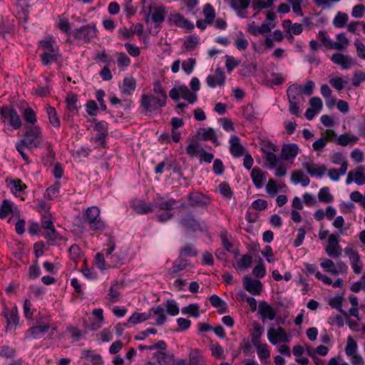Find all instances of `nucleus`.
I'll use <instances>...</instances> for the list:
<instances>
[{
	"mask_svg": "<svg viewBox=\"0 0 365 365\" xmlns=\"http://www.w3.org/2000/svg\"><path fill=\"white\" fill-rule=\"evenodd\" d=\"M19 141L20 143L28 149L41 147V144L43 142V140L39 127L36 125L27 126L24 137Z\"/></svg>",
	"mask_w": 365,
	"mask_h": 365,
	"instance_id": "1",
	"label": "nucleus"
},
{
	"mask_svg": "<svg viewBox=\"0 0 365 365\" xmlns=\"http://www.w3.org/2000/svg\"><path fill=\"white\" fill-rule=\"evenodd\" d=\"M85 220L93 230H103L105 227L100 218V210L98 207L93 206L86 210Z\"/></svg>",
	"mask_w": 365,
	"mask_h": 365,
	"instance_id": "2",
	"label": "nucleus"
},
{
	"mask_svg": "<svg viewBox=\"0 0 365 365\" xmlns=\"http://www.w3.org/2000/svg\"><path fill=\"white\" fill-rule=\"evenodd\" d=\"M158 97L154 95L143 94L140 98V106L143 108V112L145 114L155 111L165 105H160L155 100Z\"/></svg>",
	"mask_w": 365,
	"mask_h": 365,
	"instance_id": "3",
	"label": "nucleus"
},
{
	"mask_svg": "<svg viewBox=\"0 0 365 365\" xmlns=\"http://www.w3.org/2000/svg\"><path fill=\"white\" fill-rule=\"evenodd\" d=\"M189 205L192 207L204 208L210 203L209 197L200 192H191L187 195Z\"/></svg>",
	"mask_w": 365,
	"mask_h": 365,
	"instance_id": "4",
	"label": "nucleus"
},
{
	"mask_svg": "<svg viewBox=\"0 0 365 365\" xmlns=\"http://www.w3.org/2000/svg\"><path fill=\"white\" fill-rule=\"evenodd\" d=\"M267 338L270 343L276 345L280 342H288L289 337L282 327L277 329L271 327L267 331Z\"/></svg>",
	"mask_w": 365,
	"mask_h": 365,
	"instance_id": "5",
	"label": "nucleus"
},
{
	"mask_svg": "<svg viewBox=\"0 0 365 365\" xmlns=\"http://www.w3.org/2000/svg\"><path fill=\"white\" fill-rule=\"evenodd\" d=\"M74 37L79 40L90 41L96 36V29L95 26H83L74 31Z\"/></svg>",
	"mask_w": 365,
	"mask_h": 365,
	"instance_id": "6",
	"label": "nucleus"
},
{
	"mask_svg": "<svg viewBox=\"0 0 365 365\" xmlns=\"http://www.w3.org/2000/svg\"><path fill=\"white\" fill-rule=\"evenodd\" d=\"M327 254L333 258H337L341 255V248L339 246L337 237L331 234L328 238V243L325 247Z\"/></svg>",
	"mask_w": 365,
	"mask_h": 365,
	"instance_id": "7",
	"label": "nucleus"
},
{
	"mask_svg": "<svg viewBox=\"0 0 365 365\" xmlns=\"http://www.w3.org/2000/svg\"><path fill=\"white\" fill-rule=\"evenodd\" d=\"M331 61L341 66L344 70L350 68L354 64V59L350 56L341 53H335L331 56Z\"/></svg>",
	"mask_w": 365,
	"mask_h": 365,
	"instance_id": "8",
	"label": "nucleus"
},
{
	"mask_svg": "<svg viewBox=\"0 0 365 365\" xmlns=\"http://www.w3.org/2000/svg\"><path fill=\"white\" fill-rule=\"evenodd\" d=\"M244 289L253 295H259L262 289V284L259 280H255L250 276H245L243 279Z\"/></svg>",
	"mask_w": 365,
	"mask_h": 365,
	"instance_id": "9",
	"label": "nucleus"
},
{
	"mask_svg": "<svg viewBox=\"0 0 365 365\" xmlns=\"http://www.w3.org/2000/svg\"><path fill=\"white\" fill-rule=\"evenodd\" d=\"M1 115L4 118H8L10 125L15 129H18L21 126V120L17 112L11 108H3L1 110Z\"/></svg>",
	"mask_w": 365,
	"mask_h": 365,
	"instance_id": "10",
	"label": "nucleus"
},
{
	"mask_svg": "<svg viewBox=\"0 0 365 365\" xmlns=\"http://www.w3.org/2000/svg\"><path fill=\"white\" fill-rule=\"evenodd\" d=\"M364 167L358 166L355 171H350L346 180L347 185L351 184L353 181L359 185L365 184V175H364Z\"/></svg>",
	"mask_w": 365,
	"mask_h": 365,
	"instance_id": "11",
	"label": "nucleus"
},
{
	"mask_svg": "<svg viewBox=\"0 0 365 365\" xmlns=\"http://www.w3.org/2000/svg\"><path fill=\"white\" fill-rule=\"evenodd\" d=\"M130 206L137 213L140 215L153 212V205L141 200L135 199L132 200Z\"/></svg>",
	"mask_w": 365,
	"mask_h": 365,
	"instance_id": "12",
	"label": "nucleus"
},
{
	"mask_svg": "<svg viewBox=\"0 0 365 365\" xmlns=\"http://www.w3.org/2000/svg\"><path fill=\"white\" fill-rule=\"evenodd\" d=\"M303 168L312 176L321 178L327 171L325 165H317L313 162H304L302 165Z\"/></svg>",
	"mask_w": 365,
	"mask_h": 365,
	"instance_id": "13",
	"label": "nucleus"
},
{
	"mask_svg": "<svg viewBox=\"0 0 365 365\" xmlns=\"http://www.w3.org/2000/svg\"><path fill=\"white\" fill-rule=\"evenodd\" d=\"M50 328L48 324H43L40 321L37 322V325L31 327L26 332L27 337L38 339L46 333Z\"/></svg>",
	"mask_w": 365,
	"mask_h": 365,
	"instance_id": "14",
	"label": "nucleus"
},
{
	"mask_svg": "<svg viewBox=\"0 0 365 365\" xmlns=\"http://www.w3.org/2000/svg\"><path fill=\"white\" fill-rule=\"evenodd\" d=\"M299 148L297 144L290 143L282 145L281 158L285 160L294 159L299 153Z\"/></svg>",
	"mask_w": 365,
	"mask_h": 365,
	"instance_id": "15",
	"label": "nucleus"
},
{
	"mask_svg": "<svg viewBox=\"0 0 365 365\" xmlns=\"http://www.w3.org/2000/svg\"><path fill=\"white\" fill-rule=\"evenodd\" d=\"M264 153L266 154V161L269 164L271 168H275L277 165V158L274 153L277 150V147L272 143H268L264 148H262Z\"/></svg>",
	"mask_w": 365,
	"mask_h": 365,
	"instance_id": "16",
	"label": "nucleus"
},
{
	"mask_svg": "<svg viewBox=\"0 0 365 365\" xmlns=\"http://www.w3.org/2000/svg\"><path fill=\"white\" fill-rule=\"evenodd\" d=\"M229 143L230 151L234 157L239 158L244 155L245 148L241 145L240 140L237 135H232Z\"/></svg>",
	"mask_w": 365,
	"mask_h": 365,
	"instance_id": "17",
	"label": "nucleus"
},
{
	"mask_svg": "<svg viewBox=\"0 0 365 365\" xmlns=\"http://www.w3.org/2000/svg\"><path fill=\"white\" fill-rule=\"evenodd\" d=\"M225 76L224 72L220 69H216L215 75H209L206 81L208 86L215 88L217 85L222 86L225 83Z\"/></svg>",
	"mask_w": 365,
	"mask_h": 365,
	"instance_id": "18",
	"label": "nucleus"
},
{
	"mask_svg": "<svg viewBox=\"0 0 365 365\" xmlns=\"http://www.w3.org/2000/svg\"><path fill=\"white\" fill-rule=\"evenodd\" d=\"M176 200L175 199L165 200L159 194L156 195L154 198V205L162 210H171L174 208Z\"/></svg>",
	"mask_w": 365,
	"mask_h": 365,
	"instance_id": "19",
	"label": "nucleus"
},
{
	"mask_svg": "<svg viewBox=\"0 0 365 365\" xmlns=\"http://www.w3.org/2000/svg\"><path fill=\"white\" fill-rule=\"evenodd\" d=\"M180 222L188 232H195L200 228V223L195 219L191 213L182 217Z\"/></svg>",
	"mask_w": 365,
	"mask_h": 365,
	"instance_id": "20",
	"label": "nucleus"
},
{
	"mask_svg": "<svg viewBox=\"0 0 365 365\" xmlns=\"http://www.w3.org/2000/svg\"><path fill=\"white\" fill-rule=\"evenodd\" d=\"M3 316L6 319L7 329L12 328L19 323L18 309L16 307L11 310L5 308L3 312Z\"/></svg>",
	"mask_w": 365,
	"mask_h": 365,
	"instance_id": "21",
	"label": "nucleus"
},
{
	"mask_svg": "<svg viewBox=\"0 0 365 365\" xmlns=\"http://www.w3.org/2000/svg\"><path fill=\"white\" fill-rule=\"evenodd\" d=\"M165 14V9L163 6L149 7L148 16H150L152 21L157 24H160L164 21Z\"/></svg>",
	"mask_w": 365,
	"mask_h": 365,
	"instance_id": "22",
	"label": "nucleus"
},
{
	"mask_svg": "<svg viewBox=\"0 0 365 365\" xmlns=\"http://www.w3.org/2000/svg\"><path fill=\"white\" fill-rule=\"evenodd\" d=\"M258 312L263 319L273 320L276 317V312L274 309L264 301L259 302Z\"/></svg>",
	"mask_w": 365,
	"mask_h": 365,
	"instance_id": "23",
	"label": "nucleus"
},
{
	"mask_svg": "<svg viewBox=\"0 0 365 365\" xmlns=\"http://www.w3.org/2000/svg\"><path fill=\"white\" fill-rule=\"evenodd\" d=\"M231 7L238 11V15L241 18H246V13L241 11L248 8L250 0H230Z\"/></svg>",
	"mask_w": 365,
	"mask_h": 365,
	"instance_id": "24",
	"label": "nucleus"
},
{
	"mask_svg": "<svg viewBox=\"0 0 365 365\" xmlns=\"http://www.w3.org/2000/svg\"><path fill=\"white\" fill-rule=\"evenodd\" d=\"M287 95L289 102H294L299 103L300 93L299 85L293 83L290 85L287 90Z\"/></svg>",
	"mask_w": 365,
	"mask_h": 365,
	"instance_id": "25",
	"label": "nucleus"
},
{
	"mask_svg": "<svg viewBox=\"0 0 365 365\" xmlns=\"http://www.w3.org/2000/svg\"><path fill=\"white\" fill-rule=\"evenodd\" d=\"M291 180L294 184L301 183L303 187L309 185L310 180L307 175H306L302 170H296L292 173Z\"/></svg>",
	"mask_w": 365,
	"mask_h": 365,
	"instance_id": "26",
	"label": "nucleus"
},
{
	"mask_svg": "<svg viewBox=\"0 0 365 365\" xmlns=\"http://www.w3.org/2000/svg\"><path fill=\"white\" fill-rule=\"evenodd\" d=\"M188 264L189 263L187 259L179 257L173 262V267L171 269H170L168 272L172 276H174L178 272L184 270L188 266Z\"/></svg>",
	"mask_w": 365,
	"mask_h": 365,
	"instance_id": "27",
	"label": "nucleus"
},
{
	"mask_svg": "<svg viewBox=\"0 0 365 365\" xmlns=\"http://www.w3.org/2000/svg\"><path fill=\"white\" fill-rule=\"evenodd\" d=\"M318 37L322 43L330 49L341 50L342 46L338 43H334L331 38L327 36V33L325 31H321L318 34Z\"/></svg>",
	"mask_w": 365,
	"mask_h": 365,
	"instance_id": "28",
	"label": "nucleus"
},
{
	"mask_svg": "<svg viewBox=\"0 0 365 365\" xmlns=\"http://www.w3.org/2000/svg\"><path fill=\"white\" fill-rule=\"evenodd\" d=\"M126 260L125 255L115 253L112 255L109 259H107L108 266L109 267H119L125 264Z\"/></svg>",
	"mask_w": 365,
	"mask_h": 365,
	"instance_id": "29",
	"label": "nucleus"
},
{
	"mask_svg": "<svg viewBox=\"0 0 365 365\" xmlns=\"http://www.w3.org/2000/svg\"><path fill=\"white\" fill-rule=\"evenodd\" d=\"M160 365H172L173 364V355L159 351L153 354Z\"/></svg>",
	"mask_w": 365,
	"mask_h": 365,
	"instance_id": "30",
	"label": "nucleus"
},
{
	"mask_svg": "<svg viewBox=\"0 0 365 365\" xmlns=\"http://www.w3.org/2000/svg\"><path fill=\"white\" fill-rule=\"evenodd\" d=\"M153 93L158 98L155 99L160 105H165L167 100V94L164 88L159 82H156L153 85Z\"/></svg>",
	"mask_w": 365,
	"mask_h": 365,
	"instance_id": "31",
	"label": "nucleus"
},
{
	"mask_svg": "<svg viewBox=\"0 0 365 365\" xmlns=\"http://www.w3.org/2000/svg\"><path fill=\"white\" fill-rule=\"evenodd\" d=\"M123 287L122 283L118 282H114L109 289V301L111 303H115L120 299V292L119 290Z\"/></svg>",
	"mask_w": 365,
	"mask_h": 365,
	"instance_id": "32",
	"label": "nucleus"
},
{
	"mask_svg": "<svg viewBox=\"0 0 365 365\" xmlns=\"http://www.w3.org/2000/svg\"><path fill=\"white\" fill-rule=\"evenodd\" d=\"M83 358L91 361L93 365H100L103 363V359L100 354H95L91 350H83Z\"/></svg>",
	"mask_w": 365,
	"mask_h": 365,
	"instance_id": "33",
	"label": "nucleus"
},
{
	"mask_svg": "<svg viewBox=\"0 0 365 365\" xmlns=\"http://www.w3.org/2000/svg\"><path fill=\"white\" fill-rule=\"evenodd\" d=\"M190 365H205L201 351L197 349H192L189 354Z\"/></svg>",
	"mask_w": 365,
	"mask_h": 365,
	"instance_id": "34",
	"label": "nucleus"
},
{
	"mask_svg": "<svg viewBox=\"0 0 365 365\" xmlns=\"http://www.w3.org/2000/svg\"><path fill=\"white\" fill-rule=\"evenodd\" d=\"M180 92L181 97L189 103H194L197 99V94L191 92L186 86H180Z\"/></svg>",
	"mask_w": 365,
	"mask_h": 365,
	"instance_id": "35",
	"label": "nucleus"
},
{
	"mask_svg": "<svg viewBox=\"0 0 365 365\" xmlns=\"http://www.w3.org/2000/svg\"><path fill=\"white\" fill-rule=\"evenodd\" d=\"M210 302L212 307L218 308L220 313H225L227 312V304L222 300L217 295L213 294L210 297Z\"/></svg>",
	"mask_w": 365,
	"mask_h": 365,
	"instance_id": "36",
	"label": "nucleus"
},
{
	"mask_svg": "<svg viewBox=\"0 0 365 365\" xmlns=\"http://www.w3.org/2000/svg\"><path fill=\"white\" fill-rule=\"evenodd\" d=\"M135 81L132 77L125 78L123 82L122 91L123 93L130 95L135 89Z\"/></svg>",
	"mask_w": 365,
	"mask_h": 365,
	"instance_id": "37",
	"label": "nucleus"
},
{
	"mask_svg": "<svg viewBox=\"0 0 365 365\" xmlns=\"http://www.w3.org/2000/svg\"><path fill=\"white\" fill-rule=\"evenodd\" d=\"M351 265L354 272L356 274L361 273L362 270V263L360 261V256L357 252H351V256L350 257Z\"/></svg>",
	"mask_w": 365,
	"mask_h": 365,
	"instance_id": "38",
	"label": "nucleus"
},
{
	"mask_svg": "<svg viewBox=\"0 0 365 365\" xmlns=\"http://www.w3.org/2000/svg\"><path fill=\"white\" fill-rule=\"evenodd\" d=\"M251 178L256 187L260 188L262 186L263 173L259 168H254L251 172Z\"/></svg>",
	"mask_w": 365,
	"mask_h": 365,
	"instance_id": "39",
	"label": "nucleus"
},
{
	"mask_svg": "<svg viewBox=\"0 0 365 365\" xmlns=\"http://www.w3.org/2000/svg\"><path fill=\"white\" fill-rule=\"evenodd\" d=\"M66 102L67 103L68 109L73 113H78V106L77 105L78 99L76 95L70 93L67 96Z\"/></svg>",
	"mask_w": 365,
	"mask_h": 365,
	"instance_id": "40",
	"label": "nucleus"
},
{
	"mask_svg": "<svg viewBox=\"0 0 365 365\" xmlns=\"http://www.w3.org/2000/svg\"><path fill=\"white\" fill-rule=\"evenodd\" d=\"M181 312L183 314L197 318L200 315V307L197 304H190L187 307H182Z\"/></svg>",
	"mask_w": 365,
	"mask_h": 365,
	"instance_id": "41",
	"label": "nucleus"
},
{
	"mask_svg": "<svg viewBox=\"0 0 365 365\" xmlns=\"http://www.w3.org/2000/svg\"><path fill=\"white\" fill-rule=\"evenodd\" d=\"M14 212L13 210V203L8 200H3L0 206V218H5L9 214Z\"/></svg>",
	"mask_w": 365,
	"mask_h": 365,
	"instance_id": "42",
	"label": "nucleus"
},
{
	"mask_svg": "<svg viewBox=\"0 0 365 365\" xmlns=\"http://www.w3.org/2000/svg\"><path fill=\"white\" fill-rule=\"evenodd\" d=\"M41 61L43 65H48L52 62L56 61L59 57L58 50L51 52H43L41 55Z\"/></svg>",
	"mask_w": 365,
	"mask_h": 365,
	"instance_id": "43",
	"label": "nucleus"
},
{
	"mask_svg": "<svg viewBox=\"0 0 365 365\" xmlns=\"http://www.w3.org/2000/svg\"><path fill=\"white\" fill-rule=\"evenodd\" d=\"M46 110L50 123L54 127L58 128L61 125V122L56 109L53 107L48 106H47Z\"/></svg>",
	"mask_w": 365,
	"mask_h": 365,
	"instance_id": "44",
	"label": "nucleus"
},
{
	"mask_svg": "<svg viewBox=\"0 0 365 365\" xmlns=\"http://www.w3.org/2000/svg\"><path fill=\"white\" fill-rule=\"evenodd\" d=\"M255 347L257 349V354L259 358L262 361H267V360L269 358L270 354L267 348V345L266 344H258L256 345H254Z\"/></svg>",
	"mask_w": 365,
	"mask_h": 365,
	"instance_id": "45",
	"label": "nucleus"
},
{
	"mask_svg": "<svg viewBox=\"0 0 365 365\" xmlns=\"http://www.w3.org/2000/svg\"><path fill=\"white\" fill-rule=\"evenodd\" d=\"M348 19L347 14L339 11L333 20V25L335 28H342L346 25Z\"/></svg>",
	"mask_w": 365,
	"mask_h": 365,
	"instance_id": "46",
	"label": "nucleus"
},
{
	"mask_svg": "<svg viewBox=\"0 0 365 365\" xmlns=\"http://www.w3.org/2000/svg\"><path fill=\"white\" fill-rule=\"evenodd\" d=\"M318 199L320 202L325 203H330L334 200V197L329 192V188L328 187H324L319 190Z\"/></svg>",
	"mask_w": 365,
	"mask_h": 365,
	"instance_id": "47",
	"label": "nucleus"
},
{
	"mask_svg": "<svg viewBox=\"0 0 365 365\" xmlns=\"http://www.w3.org/2000/svg\"><path fill=\"white\" fill-rule=\"evenodd\" d=\"M202 148H200L198 143L195 140H192L190 143L186 148V153L190 157H195L200 155Z\"/></svg>",
	"mask_w": 365,
	"mask_h": 365,
	"instance_id": "48",
	"label": "nucleus"
},
{
	"mask_svg": "<svg viewBox=\"0 0 365 365\" xmlns=\"http://www.w3.org/2000/svg\"><path fill=\"white\" fill-rule=\"evenodd\" d=\"M150 313L147 314L135 312L131 317H130L128 322L135 324L148 319L150 317Z\"/></svg>",
	"mask_w": 365,
	"mask_h": 365,
	"instance_id": "49",
	"label": "nucleus"
},
{
	"mask_svg": "<svg viewBox=\"0 0 365 365\" xmlns=\"http://www.w3.org/2000/svg\"><path fill=\"white\" fill-rule=\"evenodd\" d=\"M359 138L354 135L342 134L337 138V143L342 146L347 145L349 143H356Z\"/></svg>",
	"mask_w": 365,
	"mask_h": 365,
	"instance_id": "50",
	"label": "nucleus"
},
{
	"mask_svg": "<svg viewBox=\"0 0 365 365\" xmlns=\"http://www.w3.org/2000/svg\"><path fill=\"white\" fill-rule=\"evenodd\" d=\"M203 14L205 16L206 22H208L209 24H211L215 17V11L210 4H207L204 6Z\"/></svg>",
	"mask_w": 365,
	"mask_h": 365,
	"instance_id": "51",
	"label": "nucleus"
},
{
	"mask_svg": "<svg viewBox=\"0 0 365 365\" xmlns=\"http://www.w3.org/2000/svg\"><path fill=\"white\" fill-rule=\"evenodd\" d=\"M320 266L324 269V271L329 272L334 276L337 275V272L335 269V264L331 259H324L320 263Z\"/></svg>",
	"mask_w": 365,
	"mask_h": 365,
	"instance_id": "52",
	"label": "nucleus"
},
{
	"mask_svg": "<svg viewBox=\"0 0 365 365\" xmlns=\"http://www.w3.org/2000/svg\"><path fill=\"white\" fill-rule=\"evenodd\" d=\"M60 183L56 182L51 187L46 189L45 197L48 200H53L56 197L59 192Z\"/></svg>",
	"mask_w": 365,
	"mask_h": 365,
	"instance_id": "53",
	"label": "nucleus"
},
{
	"mask_svg": "<svg viewBox=\"0 0 365 365\" xmlns=\"http://www.w3.org/2000/svg\"><path fill=\"white\" fill-rule=\"evenodd\" d=\"M357 349V344L356 342L353 339V338L349 336L347 338V344L345 349V352L347 356H352L353 354H356Z\"/></svg>",
	"mask_w": 365,
	"mask_h": 365,
	"instance_id": "54",
	"label": "nucleus"
},
{
	"mask_svg": "<svg viewBox=\"0 0 365 365\" xmlns=\"http://www.w3.org/2000/svg\"><path fill=\"white\" fill-rule=\"evenodd\" d=\"M180 254L182 256L194 257L197 255V252L192 244H187L180 249Z\"/></svg>",
	"mask_w": 365,
	"mask_h": 365,
	"instance_id": "55",
	"label": "nucleus"
},
{
	"mask_svg": "<svg viewBox=\"0 0 365 365\" xmlns=\"http://www.w3.org/2000/svg\"><path fill=\"white\" fill-rule=\"evenodd\" d=\"M315 87V83L312 81H307L306 84L304 86L299 85L300 93L301 94H304L306 96H311L314 92V89Z\"/></svg>",
	"mask_w": 365,
	"mask_h": 365,
	"instance_id": "56",
	"label": "nucleus"
},
{
	"mask_svg": "<svg viewBox=\"0 0 365 365\" xmlns=\"http://www.w3.org/2000/svg\"><path fill=\"white\" fill-rule=\"evenodd\" d=\"M165 307L167 312L172 316H175L180 312L179 307L174 300H168Z\"/></svg>",
	"mask_w": 365,
	"mask_h": 365,
	"instance_id": "57",
	"label": "nucleus"
},
{
	"mask_svg": "<svg viewBox=\"0 0 365 365\" xmlns=\"http://www.w3.org/2000/svg\"><path fill=\"white\" fill-rule=\"evenodd\" d=\"M252 262V256L250 254L244 255L240 261L237 262L238 268L248 269Z\"/></svg>",
	"mask_w": 365,
	"mask_h": 365,
	"instance_id": "58",
	"label": "nucleus"
},
{
	"mask_svg": "<svg viewBox=\"0 0 365 365\" xmlns=\"http://www.w3.org/2000/svg\"><path fill=\"white\" fill-rule=\"evenodd\" d=\"M267 192L272 197H274L279 191L278 185L275 180L269 179L266 185Z\"/></svg>",
	"mask_w": 365,
	"mask_h": 365,
	"instance_id": "59",
	"label": "nucleus"
},
{
	"mask_svg": "<svg viewBox=\"0 0 365 365\" xmlns=\"http://www.w3.org/2000/svg\"><path fill=\"white\" fill-rule=\"evenodd\" d=\"M24 120L34 125L36 122V113L31 108H27L23 113Z\"/></svg>",
	"mask_w": 365,
	"mask_h": 365,
	"instance_id": "60",
	"label": "nucleus"
},
{
	"mask_svg": "<svg viewBox=\"0 0 365 365\" xmlns=\"http://www.w3.org/2000/svg\"><path fill=\"white\" fill-rule=\"evenodd\" d=\"M225 66L228 72H231L235 68L240 64V61L236 60L233 56H225Z\"/></svg>",
	"mask_w": 365,
	"mask_h": 365,
	"instance_id": "61",
	"label": "nucleus"
},
{
	"mask_svg": "<svg viewBox=\"0 0 365 365\" xmlns=\"http://www.w3.org/2000/svg\"><path fill=\"white\" fill-rule=\"evenodd\" d=\"M219 191L220 194L227 199H230L233 195L230 185L226 182H222L219 185Z\"/></svg>",
	"mask_w": 365,
	"mask_h": 365,
	"instance_id": "62",
	"label": "nucleus"
},
{
	"mask_svg": "<svg viewBox=\"0 0 365 365\" xmlns=\"http://www.w3.org/2000/svg\"><path fill=\"white\" fill-rule=\"evenodd\" d=\"M235 46L240 51H245L248 46V41L244 34L240 32L239 37L235 40Z\"/></svg>",
	"mask_w": 365,
	"mask_h": 365,
	"instance_id": "63",
	"label": "nucleus"
},
{
	"mask_svg": "<svg viewBox=\"0 0 365 365\" xmlns=\"http://www.w3.org/2000/svg\"><path fill=\"white\" fill-rule=\"evenodd\" d=\"M242 68L240 71V73L243 76H250L251 74L254 73L257 70L256 66L253 63L242 65Z\"/></svg>",
	"mask_w": 365,
	"mask_h": 365,
	"instance_id": "64",
	"label": "nucleus"
}]
</instances>
